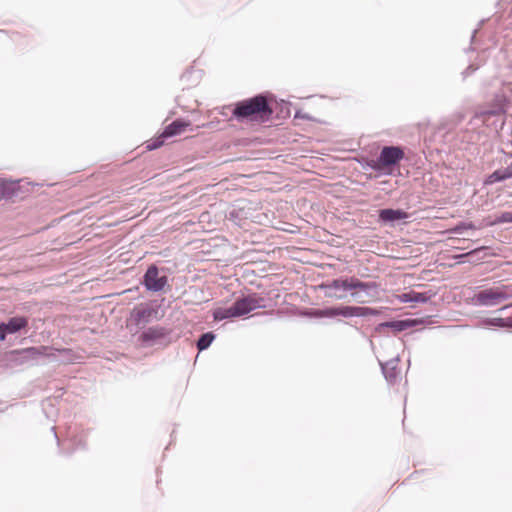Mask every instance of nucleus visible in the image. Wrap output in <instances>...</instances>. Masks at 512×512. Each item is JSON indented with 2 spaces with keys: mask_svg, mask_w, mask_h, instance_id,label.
Wrapping results in <instances>:
<instances>
[{
  "mask_svg": "<svg viewBox=\"0 0 512 512\" xmlns=\"http://www.w3.org/2000/svg\"><path fill=\"white\" fill-rule=\"evenodd\" d=\"M223 110H230L233 117L238 121H263L269 119L273 113L267 98L264 95H257L255 97L239 101L234 107L227 106L224 107Z\"/></svg>",
  "mask_w": 512,
  "mask_h": 512,
  "instance_id": "1",
  "label": "nucleus"
},
{
  "mask_svg": "<svg viewBox=\"0 0 512 512\" xmlns=\"http://www.w3.org/2000/svg\"><path fill=\"white\" fill-rule=\"evenodd\" d=\"M512 297V285H499L479 291L474 301L480 306H496Z\"/></svg>",
  "mask_w": 512,
  "mask_h": 512,
  "instance_id": "2",
  "label": "nucleus"
},
{
  "mask_svg": "<svg viewBox=\"0 0 512 512\" xmlns=\"http://www.w3.org/2000/svg\"><path fill=\"white\" fill-rule=\"evenodd\" d=\"M55 356L54 349L48 346L29 347L20 350H13L6 356L7 361L11 365H23L39 357Z\"/></svg>",
  "mask_w": 512,
  "mask_h": 512,
  "instance_id": "3",
  "label": "nucleus"
},
{
  "mask_svg": "<svg viewBox=\"0 0 512 512\" xmlns=\"http://www.w3.org/2000/svg\"><path fill=\"white\" fill-rule=\"evenodd\" d=\"M319 289L324 291L328 298L336 300H344L347 297V292H352L356 287L354 284V277L337 278L331 281L320 284Z\"/></svg>",
  "mask_w": 512,
  "mask_h": 512,
  "instance_id": "4",
  "label": "nucleus"
},
{
  "mask_svg": "<svg viewBox=\"0 0 512 512\" xmlns=\"http://www.w3.org/2000/svg\"><path fill=\"white\" fill-rule=\"evenodd\" d=\"M354 284L357 287L353 288L350 295L356 302L364 304L378 298L379 285L376 282H363L354 277Z\"/></svg>",
  "mask_w": 512,
  "mask_h": 512,
  "instance_id": "5",
  "label": "nucleus"
},
{
  "mask_svg": "<svg viewBox=\"0 0 512 512\" xmlns=\"http://www.w3.org/2000/svg\"><path fill=\"white\" fill-rule=\"evenodd\" d=\"M234 312L238 317L244 316L255 309L264 308V299L256 294H250L237 299L234 304Z\"/></svg>",
  "mask_w": 512,
  "mask_h": 512,
  "instance_id": "6",
  "label": "nucleus"
},
{
  "mask_svg": "<svg viewBox=\"0 0 512 512\" xmlns=\"http://www.w3.org/2000/svg\"><path fill=\"white\" fill-rule=\"evenodd\" d=\"M158 318V309L149 304H140L131 312V319L135 325L142 328Z\"/></svg>",
  "mask_w": 512,
  "mask_h": 512,
  "instance_id": "7",
  "label": "nucleus"
},
{
  "mask_svg": "<svg viewBox=\"0 0 512 512\" xmlns=\"http://www.w3.org/2000/svg\"><path fill=\"white\" fill-rule=\"evenodd\" d=\"M404 158V151L398 146H385L377 158L379 168H388L396 165Z\"/></svg>",
  "mask_w": 512,
  "mask_h": 512,
  "instance_id": "8",
  "label": "nucleus"
},
{
  "mask_svg": "<svg viewBox=\"0 0 512 512\" xmlns=\"http://www.w3.org/2000/svg\"><path fill=\"white\" fill-rule=\"evenodd\" d=\"M188 125L189 123L185 121L175 120L164 129L162 134L157 139L150 141L147 145V148L149 150H154L161 147L164 144V139L182 133Z\"/></svg>",
  "mask_w": 512,
  "mask_h": 512,
  "instance_id": "9",
  "label": "nucleus"
},
{
  "mask_svg": "<svg viewBox=\"0 0 512 512\" xmlns=\"http://www.w3.org/2000/svg\"><path fill=\"white\" fill-rule=\"evenodd\" d=\"M143 284L147 290L158 292L167 284V277L165 275L159 276L158 268L152 265L147 269L144 275Z\"/></svg>",
  "mask_w": 512,
  "mask_h": 512,
  "instance_id": "10",
  "label": "nucleus"
},
{
  "mask_svg": "<svg viewBox=\"0 0 512 512\" xmlns=\"http://www.w3.org/2000/svg\"><path fill=\"white\" fill-rule=\"evenodd\" d=\"M168 334L169 332L166 328L153 326L141 333L139 341L147 346H151L163 340Z\"/></svg>",
  "mask_w": 512,
  "mask_h": 512,
  "instance_id": "11",
  "label": "nucleus"
},
{
  "mask_svg": "<svg viewBox=\"0 0 512 512\" xmlns=\"http://www.w3.org/2000/svg\"><path fill=\"white\" fill-rule=\"evenodd\" d=\"M380 313L379 310L362 307V306H341L339 307V316L350 318V317H366V316H377Z\"/></svg>",
  "mask_w": 512,
  "mask_h": 512,
  "instance_id": "12",
  "label": "nucleus"
},
{
  "mask_svg": "<svg viewBox=\"0 0 512 512\" xmlns=\"http://www.w3.org/2000/svg\"><path fill=\"white\" fill-rule=\"evenodd\" d=\"M510 100L504 92H498L492 101L491 109L485 112L490 116L505 114Z\"/></svg>",
  "mask_w": 512,
  "mask_h": 512,
  "instance_id": "13",
  "label": "nucleus"
},
{
  "mask_svg": "<svg viewBox=\"0 0 512 512\" xmlns=\"http://www.w3.org/2000/svg\"><path fill=\"white\" fill-rule=\"evenodd\" d=\"M398 362H399V357H395L385 363L380 362L383 375L389 383H394L398 377V374H399V371L397 369Z\"/></svg>",
  "mask_w": 512,
  "mask_h": 512,
  "instance_id": "14",
  "label": "nucleus"
},
{
  "mask_svg": "<svg viewBox=\"0 0 512 512\" xmlns=\"http://www.w3.org/2000/svg\"><path fill=\"white\" fill-rule=\"evenodd\" d=\"M408 218L407 212L400 209H382L379 212V219L385 223H394Z\"/></svg>",
  "mask_w": 512,
  "mask_h": 512,
  "instance_id": "15",
  "label": "nucleus"
},
{
  "mask_svg": "<svg viewBox=\"0 0 512 512\" xmlns=\"http://www.w3.org/2000/svg\"><path fill=\"white\" fill-rule=\"evenodd\" d=\"M28 321L25 317H13L7 323H2L7 333H16L25 328Z\"/></svg>",
  "mask_w": 512,
  "mask_h": 512,
  "instance_id": "16",
  "label": "nucleus"
},
{
  "mask_svg": "<svg viewBox=\"0 0 512 512\" xmlns=\"http://www.w3.org/2000/svg\"><path fill=\"white\" fill-rule=\"evenodd\" d=\"M412 325H413V321H411V320H397V321L381 323L377 329L379 330L384 327H389L397 332H401V331H404V330L410 328Z\"/></svg>",
  "mask_w": 512,
  "mask_h": 512,
  "instance_id": "17",
  "label": "nucleus"
},
{
  "mask_svg": "<svg viewBox=\"0 0 512 512\" xmlns=\"http://www.w3.org/2000/svg\"><path fill=\"white\" fill-rule=\"evenodd\" d=\"M17 182L6 179L0 181V197L10 198L15 194Z\"/></svg>",
  "mask_w": 512,
  "mask_h": 512,
  "instance_id": "18",
  "label": "nucleus"
},
{
  "mask_svg": "<svg viewBox=\"0 0 512 512\" xmlns=\"http://www.w3.org/2000/svg\"><path fill=\"white\" fill-rule=\"evenodd\" d=\"M234 311L235 310L233 305L228 308L219 307L213 311V318L215 321H221L228 318H236L238 316Z\"/></svg>",
  "mask_w": 512,
  "mask_h": 512,
  "instance_id": "19",
  "label": "nucleus"
},
{
  "mask_svg": "<svg viewBox=\"0 0 512 512\" xmlns=\"http://www.w3.org/2000/svg\"><path fill=\"white\" fill-rule=\"evenodd\" d=\"M435 295H436V293L431 290L426 291V292H417V291L411 290L412 302H414V303H426L431 298H433Z\"/></svg>",
  "mask_w": 512,
  "mask_h": 512,
  "instance_id": "20",
  "label": "nucleus"
},
{
  "mask_svg": "<svg viewBox=\"0 0 512 512\" xmlns=\"http://www.w3.org/2000/svg\"><path fill=\"white\" fill-rule=\"evenodd\" d=\"M508 179L506 176L505 169H497L492 174H490L486 180L484 181L485 185H492L496 182H501Z\"/></svg>",
  "mask_w": 512,
  "mask_h": 512,
  "instance_id": "21",
  "label": "nucleus"
},
{
  "mask_svg": "<svg viewBox=\"0 0 512 512\" xmlns=\"http://www.w3.org/2000/svg\"><path fill=\"white\" fill-rule=\"evenodd\" d=\"M483 325L512 328V318H488L483 321Z\"/></svg>",
  "mask_w": 512,
  "mask_h": 512,
  "instance_id": "22",
  "label": "nucleus"
},
{
  "mask_svg": "<svg viewBox=\"0 0 512 512\" xmlns=\"http://www.w3.org/2000/svg\"><path fill=\"white\" fill-rule=\"evenodd\" d=\"M215 339V335L212 332L204 333L200 336V338L197 341V348L199 351H203L207 349L213 340Z\"/></svg>",
  "mask_w": 512,
  "mask_h": 512,
  "instance_id": "23",
  "label": "nucleus"
},
{
  "mask_svg": "<svg viewBox=\"0 0 512 512\" xmlns=\"http://www.w3.org/2000/svg\"><path fill=\"white\" fill-rule=\"evenodd\" d=\"M313 315L316 317H336L339 316V307H330L325 309L315 310Z\"/></svg>",
  "mask_w": 512,
  "mask_h": 512,
  "instance_id": "24",
  "label": "nucleus"
},
{
  "mask_svg": "<svg viewBox=\"0 0 512 512\" xmlns=\"http://www.w3.org/2000/svg\"><path fill=\"white\" fill-rule=\"evenodd\" d=\"M502 223H512V213L511 212H503L500 216L496 217L491 224L496 225V224H502Z\"/></svg>",
  "mask_w": 512,
  "mask_h": 512,
  "instance_id": "25",
  "label": "nucleus"
},
{
  "mask_svg": "<svg viewBox=\"0 0 512 512\" xmlns=\"http://www.w3.org/2000/svg\"><path fill=\"white\" fill-rule=\"evenodd\" d=\"M397 297H398V300H399L401 303H409V302H412L411 290H410V291H408V292H405V293L399 294Z\"/></svg>",
  "mask_w": 512,
  "mask_h": 512,
  "instance_id": "26",
  "label": "nucleus"
},
{
  "mask_svg": "<svg viewBox=\"0 0 512 512\" xmlns=\"http://www.w3.org/2000/svg\"><path fill=\"white\" fill-rule=\"evenodd\" d=\"M474 228L475 227L472 223H461L454 228V231L456 233H461L464 229H474Z\"/></svg>",
  "mask_w": 512,
  "mask_h": 512,
  "instance_id": "27",
  "label": "nucleus"
},
{
  "mask_svg": "<svg viewBox=\"0 0 512 512\" xmlns=\"http://www.w3.org/2000/svg\"><path fill=\"white\" fill-rule=\"evenodd\" d=\"M482 249H483V248L475 249V250L470 251V252H468V253L461 254V255H457V256H455V259H462V258H464V257L471 256V255H473V254H475V253L479 252V251H480V250H482Z\"/></svg>",
  "mask_w": 512,
  "mask_h": 512,
  "instance_id": "28",
  "label": "nucleus"
},
{
  "mask_svg": "<svg viewBox=\"0 0 512 512\" xmlns=\"http://www.w3.org/2000/svg\"><path fill=\"white\" fill-rule=\"evenodd\" d=\"M504 169H505L506 176L508 177V179L512 178V162Z\"/></svg>",
  "mask_w": 512,
  "mask_h": 512,
  "instance_id": "29",
  "label": "nucleus"
},
{
  "mask_svg": "<svg viewBox=\"0 0 512 512\" xmlns=\"http://www.w3.org/2000/svg\"><path fill=\"white\" fill-rule=\"evenodd\" d=\"M6 330L4 329L2 323L0 324V341H3L6 337Z\"/></svg>",
  "mask_w": 512,
  "mask_h": 512,
  "instance_id": "30",
  "label": "nucleus"
}]
</instances>
